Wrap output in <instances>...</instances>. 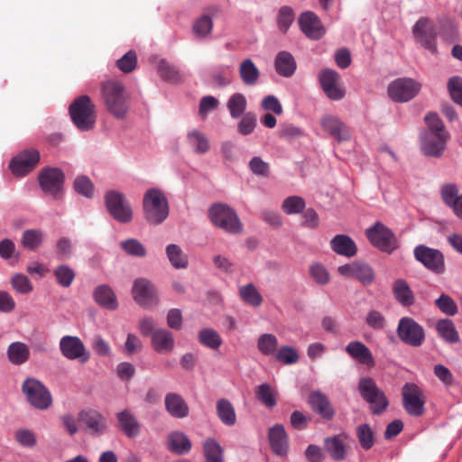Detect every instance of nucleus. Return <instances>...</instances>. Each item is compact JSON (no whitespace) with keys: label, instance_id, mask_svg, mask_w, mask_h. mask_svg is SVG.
Wrapping results in <instances>:
<instances>
[{"label":"nucleus","instance_id":"f257e3e1","mask_svg":"<svg viewBox=\"0 0 462 462\" xmlns=\"http://www.w3.org/2000/svg\"><path fill=\"white\" fill-rule=\"evenodd\" d=\"M430 134L424 138L422 151L427 156L439 157L442 154L448 134L439 117H425Z\"/></svg>","mask_w":462,"mask_h":462},{"label":"nucleus","instance_id":"e2e57ef3","mask_svg":"<svg viewBox=\"0 0 462 462\" xmlns=\"http://www.w3.org/2000/svg\"><path fill=\"white\" fill-rule=\"evenodd\" d=\"M14 438L16 441L23 447L32 448L36 444V437L33 432L29 430H17Z\"/></svg>","mask_w":462,"mask_h":462},{"label":"nucleus","instance_id":"20e7f679","mask_svg":"<svg viewBox=\"0 0 462 462\" xmlns=\"http://www.w3.org/2000/svg\"><path fill=\"white\" fill-rule=\"evenodd\" d=\"M208 217L216 226L227 233L239 234L243 230V225L237 214L226 204L212 205L208 210Z\"/></svg>","mask_w":462,"mask_h":462},{"label":"nucleus","instance_id":"f03ea898","mask_svg":"<svg viewBox=\"0 0 462 462\" xmlns=\"http://www.w3.org/2000/svg\"><path fill=\"white\" fill-rule=\"evenodd\" d=\"M143 205L145 218L151 224H160L169 215L167 199L159 189H149L143 197Z\"/></svg>","mask_w":462,"mask_h":462},{"label":"nucleus","instance_id":"c9c22d12","mask_svg":"<svg viewBox=\"0 0 462 462\" xmlns=\"http://www.w3.org/2000/svg\"><path fill=\"white\" fill-rule=\"evenodd\" d=\"M436 329L439 335L448 343L459 341V335L452 320L448 319H439L436 323Z\"/></svg>","mask_w":462,"mask_h":462},{"label":"nucleus","instance_id":"09e8293b","mask_svg":"<svg viewBox=\"0 0 462 462\" xmlns=\"http://www.w3.org/2000/svg\"><path fill=\"white\" fill-rule=\"evenodd\" d=\"M158 72L161 78L168 82L175 83L180 79L178 69L165 60L160 62Z\"/></svg>","mask_w":462,"mask_h":462},{"label":"nucleus","instance_id":"864d4df0","mask_svg":"<svg viewBox=\"0 0 462 462\" xmlns=\"http://www.w3.org/2000/svg\"><path fill=\"white\" fill-rule=\"evenodd\" d=\"M12 287L18 293L28 294L32 291V284L27 276L20 273L14 274L11 279Z\"/></svg>","mask_w":462,"mask_h":462},{"label":"nucleus","instance_id":"ddd939ff","mask_svg":"<svg viewBox=\"0 0 462 462\" xmlns=\"http://www.w3.org/2000/svg\"><path fill=\"white\" fill-rule=\"evenodd\" d=\"M39 161L40 152L36 149H26L12 159L9 168L14 175L23 177L37 166Z\"/></svg>","mask_w":462,"mask_h":462},{"label":"nucleus","instance_id":"6ab92c4d","mask_svg":"<svg viewBox=\"0 0 462 462\" xmlns=\"http://www.w3.org/2000/svg\"><path fill=\"white\" fill-rule=\"evenodd\" d=\"M299 24L304 34L312 39L319 40L324 34L318 16L311 12H305L299 18Z\"/></svg>","mask_w":462,"mask_h":462},{"label":"nucleus","instance_id":"774afa93","mask_svg":"<svg viewBox=\"0 0 462 462\" xmlns=\"http://www.w3.org/2000/svg\"><path fill=\"white\" fill-rule=\"evenodd\" d=\"M368 326L374 329H382L385 325V319L383 314L377 310H371L365 319Z\"/></svg>","mask_w":462,"mask_h":462},{"label":"nucleus","instance_id":"2f4dec72","mask_svg":"<svg viewBox=\"0 0 462 462\" xmlns=\"http://www.w3.org/2000/svg\"><path fill=\"white\" fill-rule=\"evenodd\" d=\"M121 430L129 438L139 434L140 425L137 420L129 411H124L117 415Z\"/></svg>","mask_w":462,"mask_h":462},{"label":"nucleus","instance_id":"39448f33","mask_svg":"<svg viewBox=\"0 0 462 462\" xmlns=\"http://www.w3.org/2000/svg\"><path fill=\"white\" fill-rule=\"evenodd\" d=\"M411 32L417 44L428 50L432 54L438 52V30L430 18L420 17L412 26Z\"/></svg>","mask_w":462,"mask_h":462},{"label":"nucleus","instance_id":"603ef678","mask_svg":"<svg viewBox=\"0 0 462 462\" xmlns=\"http://www.w3.org/2000/svg\"><path fill=\"white\" fill-rule=\"evenodd\" d=\"M439 310L446 315L454 316L457 312V306L451 297L441 294L435 301Z\"/></svg>","mask_w":462,"mask_h":462},{"label":"nucleus","instance_id":"c756f323","mask_svg":"<svg viewBox=\"0 0 462 462\" xmlns=\"http://www.w3.org/2000/svg\"><path fill=\"white\" fill-rule=\"evenodd\" d=\"M7 357L13 365H21L28 361L30 349L28 346L23 342H13L7 348Z\"/></svg>","mask_w":462,"mask_h":462},{"label":"nucleus","instance_id":"69168bd1","mask_svg":"<svg viewBox=\"0 0 462 462\" xmlns=\"http://www.w3.org/2000/svg\"><path fill=\"white\" fill-rule=\"evenodd\" d=\"M310 274L312 278L319 284H326L329 281V273L326 268L319 263H315L311 266Z\"/></svg>","mask_w":462,"mask_h":462},{"label":"nucleus","instance_id":"7ed1b4c3","mask_svg":"<svg viewBox=\"0 0 462 462\" xmlns=\"http://www.w3.org/2000/svg\"><path fill=\"white\" fill-rule=\"evenodd\" d=\"M102 97L108 111L114 116H125L127 113L126 95L120 81L109 79L104 82Z\"/></svg>","mask_w":462,"mask_h":462},{"label":"nucleus","instance_id":"dca6fc26","mask_svg":"<svg viewBox=\"0 0 462 462\" xmlns=\"http://www.w3.org/2000/svg\"><path fill=\"white\" fill-rule=\"evenodd\" d=\"M132 293L134 300L143 307H150L158 301L154 286L143 278L135 280Z\"/></svg>","mask_w":462,"mask_h":462},{"label":"nucleus","instance_id":"4d7b16f0","mask_svg":"<svg viewBox=\"0 0 462 462\" xmlns=\"http://www.w3.org/2000/svg\"><path fill=\"white\" fill-rule=\"evenodd\" d=\"M136 63L137 57L134 51H129L116 61L118 69L125 73L133 71L136 67Z\"/></svg>","mask_w":462,"mask_h":462},{"label":"nucleus","instance_id":"f8f14e48","mask_svg":"<svg viewBox=\"0 0 462 462\" xmlns=\"http://www.w3.org/2000/svg\"><path fill=\"white\" fill-rule=\"evenodd\" d=\"M105 200L108 212L116 220L121 223H128L132 220L133 211L131 206L122 193L110 190L106 192Z\"/></svg>","mask_w":462,"mask_h":462},{"label":"nucleus","instance_id":"bb28decb","mask_svg":"<svg viewBox=\"0 0 462 462\" xmlns=\"http://www.w3.org/2000/svg\"><path fill=\"white\" fill-rule=\"evenodd\" d=\"M165 407L175 418H184L189 414V407L183 398L177 393H168L165 397Z\"/></svg>","mask_w":462,"mask_h":462},{"label":"nucleus","instance_id":"de8ad7c7","mask_svg":"<svg viewBox=\"0 0 462 462\" xmlns=\"http://www.w3.org/2000/svg\"><path fill=\"white\" fill-rule=\"evenodd\" d=\"M278 341L272 334H263L258 339V348L263 355L269 356L275 353Z\"/></svg>","mask_w":462,"mask_h":462},{"label":"nucleus","instance_id":"49530a36","mask_svg":"<svg viewBox=\"0 0 462 462\" xmlns=\"http://www.w3.org/2000/svg\"><path fill=\"white\" fill-rule=\"evenodd\" d=\"M447 86L452 100L462 106V78L459 76L451 77Z\"/></svg>","mask_w":462,"mask_h":462},{"label":"nucleus","instance_id":"4c0bfd02","mask_svg":"<svg viewBox=\"0 0 462 462\" xmlns=\"http://www.w3.org/2000/svg\"><path fill=\"white\" fill-rule=\"evenodd\" d=\"M169 448L177 454H183L191 448L188 437L180 432H174L169 436Z\"/></svg>","mask_w":462,"mask_h":462},{"label":"nucleus","instance_id":"13d9d810","mask_svg":"<svg viewBox=\"0 0 462 462\" xmlns=\"http://www.w3.org/2000/svg\"><path fill=\"white\" fill-rule=\"evenodd\" d=\"M213 23L209 16L203 15L193 25L194 33L199 37H206L212 30Z\"/></svg>","mask_w":462,"mask_h":462},{"label":"nucleus","instance_id":"a19ab883","mask_svg":"<svg viewBox=\"0 0 462 462\" xmlns=\"http://www.w3.org/2000/svg\"><path fill=\"white\" fill-rule=\"evenodd\" d=\"M294 21V12L291 7L282 6L278 13L277 25L282 33H286Z\"/></svg>","mask_w":462,"mask_h":462},{"label":"nucleus","instance_id":"1a4fd4ad","mask_svg":"<svg viewBox=\"0 0 462 462\" xmlns=\"http://www.w3.org/2000/svg\"><path fill=\"white\" fill-rule=\"evenodd\" d=\"M402 398L403 408L410 415L420 417L424 413L425 395L416 383H405L402 389Z\"/></svg>","mask_w":462,"mask_h":462},{"label":"nucleus","instance_id":"e433bc0d","mask_svg":"<svg viewBox=\"0 0 462 462\" xmlns=\"http://www.w3.org/2000/svg\"><path fill=\"white\" fill-rule=\"evenodd\" d=\"M217 413L220 420L226 425L231 426L236 421L235 408L226 399H220L217 402Z\"/></svg>","mask_w":462,"mask_h":462},{"label":"nucleus","instance_id":"a211bd4d","mask_svg":"<svg viewBox=\"0 0 462 462\" xmlns=\"http://www.w3.org/2000/svg\"><path fill=\"white\" fill-rule=\"evenodd\" d=\"M79 418L93 435H102L106 430V418L96 410H83L79 413Z\"/></svg>","mask_w":462,"mask_h":462},{"label":"nucleus","instance_id":"b1692460","mask_svg":"<svg viewBox=\"0 0 462 462\" xmlns=\"http://www.w3.org/2000/svg\"><path fill=\"white\" fill-rule=\"evenodd\" d=\"M152 346L161 354L171 352L174 348V338L172 334L163 328L156 329L152 334Z\"/></svg>","mask_w":462,"mask_h":462},{"label":"nucleus","instance_id":"338daca9","mask_svg":"<svg viewBox=\"0 0 462 462\" xmlns=\"http://www.w3.org/2000/svg\"><path fill=\"white\" fill-rule=\"evenodd\" d=\"M263 108L267 112H273L276 115L282 113V107L279 99L274 96H267L262 101Z\"/></svg>","mask_w":462,"mask_h":462},{"label":"nucleus","instance_id":"9d476101","mask_svg":"<svg viewBox=\"0 0 462 462\" xmlns=\"http://www.w3.org/2000/svg\"><path fill=\"white\" fill-rule=\"evenodd\" d=\"M320 87L326 97L333 101L341 100L346 95L341 76L332 69H324L318 75Z\"/></svg>","mask_w":462,"mask_h":462},{"label":"nucleus","instance_id":"a18cd8bd","mask_svg":"<svg viewBox=\"0 0 462 462\" xmlns=\"http://www.w3.org/2000/svg\"><path fill=\"white\" fill-rule=\"evenodd\" d=\"M256 397L267 407L276 405V396L274 391L268 383L259 385L255 391Z\"/></svg>","mask_w":462,"mask_h":462},{"label":"nucleus","instance_id":"4468645a","mask_svg":"<svg viewBox=\"0 0 462 462\" xmlns=\"http://www.w3.org/2000/svg\"><path fill=\"white\" fill-rule=\"evenodd\" d=\"M414 256L426 268L436 273H441L445 270L444 255L437 249L418 245L414 249Z\"/></svg>","mask_w":462,"mask_h":462},{"label":"nucleus","instance_id":"473e14b6","mask_svg":"<svg viewBox=\"0 0 462 462\" xmlns=\"http://www.w3.org/2000/svg\"><path fill=\"white\" fill-rule=\"evenodd\" d=\"M356 436L360 447L365 450H370L375 443V433L368 423H362L356 429Z\"/></svg>","mask_w":462,"mask_h":462},{"label":"nucleus","instance_id":"a878e982","mask_svg":"<svg viewBox=\"0 0 462 462\" xmlns=\"http://www.w3.org/2000/svg\"><path fill=\"white\" fill-rule=\"evenodd\" d=\"M269 441L275 454L284 456L287 453V434L282 425L277 424L270 429Z\"/></svg>","mask_w":462,"mask_h":462},{"label":"nucleus","instance_id":"8fccbe9b","mask_svg":"<svg viewBox=\"0 0 462 462\" xmlns=\"http://www.w3.org/2000/svg\"><path fill=\"white\" fill-rule=\"evenodd\" d=\"M199 338L203 345L212 349L218 348L222 343L219 335L215 330L210 328L201 330L199 332Z\"/></svg>","mask_w":462,"mask_h":462},{"label":"nucleus","instance_id":"79ce46f5","mask_svg":"<svg viewBox=\"0 0 462 462\" xmlns=\"http://www.w3.org/2000/svg\"><path fill=\"white\" fill-rule=\"evenodd\" d=\"M167 255L175 268H185L188 264V259L183 254L180 246L170 245L166 248Z\"/></svg>","mask_w":462,"mask_h":462},{"label":"nucleus","instance_id":"58836bf2","mask_svg":"<svg viewBox=\"0 0 462 462\" xmlns=\"http://www.w3.org/2000/svg\"><path fill=\"white\" fill-rule=\"evenodd\" d=\"M322 125L338 141L346 139L348 132L337 117H325Z\"/></svg>","mask_w":462,"mask_h":462},{"label":"nucleus","instance_id":"c85d7f7f","mask_svg":"<svg viewBox=\"0 0 462 462\" xmlns=\"http://www.w3.org/2000/svg\"><path fill=\"white\" fill-rule=\"evenodd\" d=\"M393 295L398 302L404 307L414 304L415 299L407 282L402 279L396 280L393 284Z\"/></svg>","mask_w":462,"mask_h":462},{"label":"nucleus","instance_id":"393cba45","mask_svg":"<svg viewBox=\"0 0 462 462\" xmlns=\"http://www.w3.org/2000/svg\"><path fill=\"white\" fill-rule=\"evenodd\" d=\"M274 68L280 76L291 78L296 71L297 63L291 53L282 51L275 57Z\"/></svg>","mask_w":462,"mask_h":462},{"label":"nucleus","instance_id":"aec40b11","mask_svg":"<svg viewBox=\"0 0 462 462\" xmlns=\"http://www.w3.org/2000/svg\"><path fill=\"white\" fill-rule=\"evenodd\" d=\"M346 438L347 436L342 433L324 439V448L332 459L342 461L346 458L347 449L345 445Z\"/></svg>","mask_w":462,"mask_h":462},{"label":"nucleus","instance_id":"5fc2aeb1","mask_svg":"<svg viewBox=\"0 0 462 462\" xmlns=\"http://www.w3.org/2000/svg\"><path fill=\"white\" fill-rule=\"evenodd\" d=\"M355 278H356L362 284L368 285L374 282V273L369 265L357 263Z\"/></svg>","mask_w":462,"mask_h":462},{"label":"nucleus","instance_id":"cd10ccee","mask_svg":"<svg viewBox=\"0 0 462 462\" xmlns=\"http://www.w3.org/2000/svg\"><path fill=\"white\" fill-rule=\"evenodd\" d=\"M331 248L337 254L346 257L354 256L357 248L355 242L346 235H337L330 242Z\"/></svg>","mask_w":462,"mask_h":462},{"label":"nucleus","instance_id":"72a5a7b5","mask_svg":"<svg viewBox=\"0 0 462 462\" xmlns=\"http://www.w3.org/2000/svg\"><path fill=\"white\" fill-rule=\"evenodd\" d=\"M69 116H93L95 106L87 95L76 98L69 106Z\"/></svg>","mask_w":462,"mask_h":462},{"label":"nucleus","instance_id":"9b49d317","mask_svg":"<svg viewBox=\"0 0 462 462\" xmlns=\"http://www.w3.org/2000/svg\"><path fill=\"white\" fill-rule=\"evenodd\" d=\"M397 336L403 343L414 347L420 346L425 340L424 328L410 317L400 319Z\"/></svg>","mask_w":462,"mask_h":462},{"label":"nucleus","instance_id":"412c9836","mask_svg":"<svg viewBox=\"0 0 462 462\" xmlns=\"http://www.w3.org/2000/svg\"><path fill=\"white\" fill-rule=\"evenodd\" d=\"M346 352L361 365L368 367L375 365L374 358L370 349L360 341H352L346 346Z\"/></svg>","mask_w":462,"mask_h":462},{"label":"nucleus","instance_id":"f3484780","mask_svg":"<svg viewBox=\"0 0 462 462\" xmlns=\"http://www.w3.org/2000/svg\"><path fill=\"white\" fill-rule=\"evenodd\" d=\"M62 354L69 359H79L85 363L89 359V354L86 351L83 343L76 337H64L60 341Z\"/></svg>","mask_w":462,"mask_h":462},{"label":"nucleus","instance_id":"423d86ee","mask_svg":"<svg viewBox=\"0 0 462 462\" xmlns=\"http://www.w3.org/2000/svg\"><path fill=\"white\" fill-rule=\"evenodd\" d=\"M358 390L363 399L370 404L373 414H381L387 409V397L371 377L362 378L358 383Z\"/></svg>","mask_w":462,"mask_h":462},{"label":"nucleus","instance_id":"ea45409f","mask_svg":"<svg viewBox=\"0 0 462 462\" xmlns=\"http://www.w3.org/2000/svg\"><path fill=\"white\" fill-rule=\"evenodd\" d=\"M203 449L207 462H224L223 449L215 439H207L203 445Z\"/></svg>","mask_w":462,"mask_h":462},{"label":"nucleus","instance_id":"f704fd0d","mask_svg":"<svg viewBox=\"0 0 462 462\" xmlns=\"http://www.w3.org/2000/svg\"><path fill=\"white\" fill-rule=\"evenodd\" d=\"M94 297L98 304L106 309L115 310L117 307L116 295L106 285L98 286L94 291Z\"/></svg>","mask_w":462,"mask_h":462},{"label":"nucleus","instance_id":"37998d69","mask_svg":"<svg viewBox=\"0 0 462 462\" xmlns=\"http://www.w3.org/2000/svg\"><path fill=\"white\" fill-rule=\"evenodd\" d=\"M240 296L246 303L254 307L260 306L263 301L262 296L252 283L240 288Z\"/></svg>","mask_w":462,"mask_h":462},{"label":"nucleus","instance_id":"c03bdc74","mask_svg":"<svg viewBox=\"0 0 462 462\" xmlns=\"http://www.w3.org/2000/svg\"><path fill=\"white\" fill-rule=\"evenodd\" d=\"M246 107V98L241 93L233 94L227 101V108L231 116H241Z\"/></svg>","mask_w":462,"mask_h":462},{"label":"nucleus","instance_id":"2eb2a0df","mask_svg":"<svg viewBox=\"0 0 462 462\" xmlns=\"http://www.w3.org/2000/svg\"><path fill=\"white\" fill-rule=\"evenodd\" d=\"M369 241L383 252H392L395 247L393 234L382 223L377 222L371 228L366 230Z\"/></svg>","mask_w":462,"mask_h":462},{"label":"nucleus","instance_id":"4be33fe9","mask_svg":"<svg viewBox=\"0 0 462 462\" xmlns=\"http://www.w3.org/2000/svg\"><path fill=\"white\" fill-rule=\"evenodd\" d=\"M309 403L312 410L323 419L330 420L335 415V411L328 397L320 392H314L309 397Z\"/></svg>","mask_w":462,"mask_h":462},{"label":"nucleus","instance_id":"7c9ffc66","mask_svg":"<svg viewBox=\"0 0 462 462\" xmlns=\"http://www.w3.org/2000/svg\"><path fill=\"white\" fill-rule=\"evenodd\" d=\"M239 75L245 85L254 86L259 80L260 71L251 59H246L240 64Z\"/></svg>","mask_w":462,"mask_h":462},{"label":"nucleus","instance_id":"680f3d73","mask_svg":"<svg viewBox=\"0 0 462 462\" xmlns=\"http://www.w3.org/2000/svg\"><path fill=\"white\" fill-rule=\"evenodd\" d=\"M121 245L128 254L133 256H143L146 254L144 246L135 239L122 242Z\"/></svg>","mask_w":462,"mask_h":462},{"label":"nucleus","instance_id":"bf43d9fd","mask_svg":"<svg viewBox=\"0 0 462 462\" xmlns=\"http://www.w3.org/2000/svg\"><path fill=\"white\" fill-rule=\"evenodd\" d=\"M75 190L88 198L92 197L94 192V185L86 176H79L74 181Z\"/></svg>","mask_w":462,"mask_h":462},{"label":"nucleus","instance_id":"3c124183","mask_svg":"<svg viewBox=\"0 0 462 462\" xmlns=\"http://www.w3.org/2000/svg\"><path fill=\"white\" fill-rule=\"evenodd\" d=\"M276 360L284 365H291L297 363L299 360V355L295 348L290 346H282L276 352Z\"/></svg>","mask_w":462,"mask_h":462},{"label":"nucleus","instance_id":"0eeeda50","mask_svg":"<svg viewBox=\"0 0 462 462\" xmlns=\"http://www.w3.org/2000/svg\"><path fill=\"white\" fill-rule=\"evenodd\" d=\"M22 391L28 402L36 409L46 410L52 403L50 392L40 381L34 378H27L22 385Z\"/></svg>","mask_w":462,"mask_h":462},{"label":"nucleus","instance_id":"5701e85b","mask_svg":"<svg viewBox=\"0 0 462 462\" xmlns=\"http://www.w3.org/2000/svg\"><path fill=\"white\" fill-rule=\"evenodd\" d=\"M38 181L41 189L46 195H50L54 199L58 194V169L45 168L41 171L38 176Z\"/></svg>","mask_w":462,"mask_h":462},{"label":"nucleus","instance_id":"0e129e2a","mask_svg":"<svg viewBox=\"0 0 462 462\" xmlns=\"http://www.w3.org/2000/svg\"><path fill=\"white\" fill-rule=\"evenodd\" d=\"M441 197L444 202L450 207L460 195H458V189L455 185L446 184L441 189Z\"/></svg>","mask_w":462,"mask_h":462},{"label":"nucleus","instance_id":"052dcab7","mask_svg":"<svg viewBox=\"0 0 462 462\" xmlns=\"http://www.w3.org/2000/svg\"><path fill=\"white\" fill-rule=\"evenodd\" d=\"M305 208V202L300 197L287 198L282 203V209L287 214L299 213Z\"/></svg>","mask_w":462,"mask_h":462},{"label":"nucleus","instance_id":"6e6d98bb","mask_svg":"<svg viewBox=\"0 0 462 462\" xmlns=\"http://www.w3.org/2000/svg\"><path fill=\"white\" fill-rule=\"evenodd\" d=\"M42 240V235L38 230L29 229L24 231L22 243L24 247L33 250L40 245Z\"/></svg>","mask_w":462,"mask_h":462},{"label":"nucleus","instance_id":"6e6552de","mask_svg":"<svg viewBox=\"0 0 462 462\" xmlns=\"http://www.w3.org/2000/svg\"><path fill=\"white\" fill-rule=\"evenodd\" d=\"M421 85L411 78H399L393 80L387 88L388 97L396 103H404L414 98Z\"/></svg>","mask_w":462,"mask_h":462}]
</instances>
